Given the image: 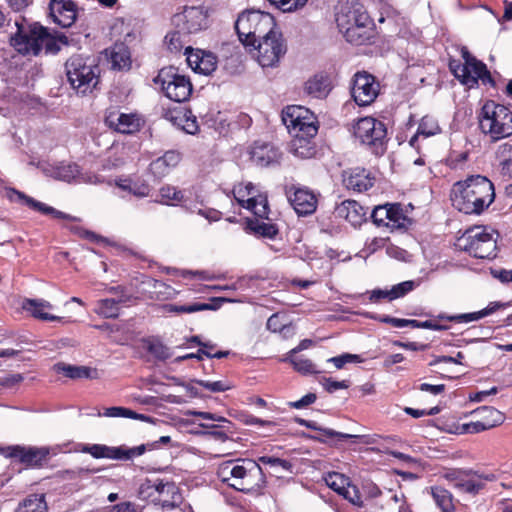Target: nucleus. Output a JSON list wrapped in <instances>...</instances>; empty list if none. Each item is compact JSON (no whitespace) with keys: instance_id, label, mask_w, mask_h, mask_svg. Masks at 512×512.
I'll return each instance as SVG.
<instances>
[{"instance_id":"7","label":"nucleus","mask_w":512,"mask_h":512,"mask_svg":"<svg viewBox=\"0 0 512 512\" xmlns=\"http://www.w3.org/2000/svg\"><path fill=\"white\" fill-rule=\"evenodd\" d=\"M275 28L274 18L269 13L255 10L241 13L235 23L239 40L248 49Z\"/></svg>"},{"instance_id":"20","label":"nucleus","mask_w":512,"mask_h":512,"mask_svg":"<svg viewBox=\"0 0 512 512\" xmlns=\"http://www.w3.org/2000/svg\"><path fill=\"white\" fill-rule=\"evenodd\" d=\"M49 454L50 449L47 447L13 446L9 455L27 466L39 467L48 460Z\"/></svg>"},{"instance_id":"27","label":"nucleus","mask_w":512,"mask_h":512,"mask_svg":"<svg viewBox=\"0 0 512 512\" xmlns=\"http://www.w3.org/2000/svg\"><path fill=\"white\" fill-rule=\"evenodd\" d=\"M336 213L353 226H358L365 220L367 211L357 201L345 200L337 206Z\"/></svg>"},{"instance_id":"8","label":"nucleus","mask_w":512,"mask_h":512,"mask_svg":"<svg viewBox=\"0 0 512 512\" xmlns=\"http://www.w3.org/2000/svg\"><path fill=\"white\" fill-rule=\"evenodd\" d=\"M481 131L498 141L512 135V112L504 105L487 101L479 114Z\"/></svg>"},{"instance_id":"64","label":"nucleus","mask_w":512,"mask_h":512,"mask_svg":"<svg viewBox=\"0 0 512 512\" xmlns=\"http://www.w3.org/2000/svg\"><path fill=\"white\" fill-rule=\"evenodd\" d=\"M322 385L324 389L329 392L333 393L339 389H346L349 387V382L346 380L343 381H335L331 378H324L322 381Z\"/></svg>"},{"instance_id":"60","label":"nucleus","mask_w":512,"mask_h":512,"mask_svg":"<svg viewBox=\"0 0 512 512\" xmlns=\"http://www.w3.org/2000/svg\"><path fill=\"white\" fill-rule=\"evenodd\" d=\"M492 423H483L480 420L465 423L461 427V433H479L491 429Z\"/></svg>"},{"instance_id":"63","label":"nucleus","mask_w":512,"mask_h":512,"mask_svg":"<svg viewBox=\"0 0 512 512\" xmlns=\"http://www.w3.org/2000/svg\"><path fill=\"white\" fill-rule=\"evenodd\" d=\"M259 462L270 465L275 468H282L283 470H290L292 465L289 461L271 456H262L259 458Z\"/></svg>"},{"instance_id":"42","label":"nucleus","mask_w":512,"mask_h":512,"mask_svg":"<svg viewBox=\"0 0 512 512\" xmlns=\"http://www.w3.org/2000/svg\"><path fill=\"white\" fill-rule=\"evenodd\" d=\"M94 312L104 318H116L119 314V301L102 299L98 301Z\"/></svg>"},{"instance_id":"39","label":"nucleus","mask_w":512,"mask_h":512,"mask_svg":"<svg viewBox=\"0 0 512 512\" xmlns=\"http://www.w3.org/2000/svg\"><path fill=\"white\" fill-rule=\"evenodd\" d=\"M431 494L442 512H452L454 510L453 498L448 490L437 486L431 488Z\"/></svg>"},{"instance_id":"32","label":"nucleus","mask_w":512,"mask_h":512,"mask_svg":"<svg viewBox=\"0 0 512 512\" xmlns=\"http://www.w3.org/2000/svg\"><path fill=\"white\" fill-rule=\"evenodd\" d=\"M109 59L113 69L128 70L131 67L130 52L124 44L115 45L109 51Z\"/></svg>"},{"instance_id":"10","label":"nucleus","mask_w":512,"mask_h":512,"mask_svg":"<svg viewBox=\"0 0 512 512\" xmlns=\"http://www.w3.org/2000/svg\"><path fill=\"white\" fill-rule=\"evenodd\" d=\"M248 50L263 68L274 67L285 55L287 45L281 31L275 28Z\"/></svg>"},{"instance_id":"15","label":"nucleus","mask_w":512,"mask_h":512,"mask_svg":"<svg viewBox=\"0 0 512 512\" xmlns=\"http://www.w3.org/2000/svg\"><path fill=\"white\" fill-rule=\"evenodd\" d=\"M235 200L244 208L253 212L256 217L267 219L269 214L268 201L265 195L258 192L251 183L238 184L232 190Z\"/></svg>"},{"instance_id":"36","label":"nucleus","mask_w":512,"mask_h":512,"mask_svg":"<svg viewBox=\"0 0 512 512\" xmlns=\"http://www.w3.org/2000/svg\"><path fill=\"white\" fill-rule=\"evenodd\" d=\"M47 503L43 494L29 495L19 504L16 512H46Z\"/></svg>"},{"instance_id":"18","label":"nucleus","mask_w":512,"mask_h":512,"mask_svg":"<svg viewBox=\"0 0 512 512\" xmlns=\"http://www.w3.org/2000/svg\"><path fill=\"white\" fill-rule=\"evenodd\" d=\"M286 196L298 215H310L317 208V197L307 188L290 187L286 190Z\"/></svg>"},{"instance_id":"16","label":"nucleus","mask_w":512,"mask_h":512,"mask_svg":"<svg viewBox=\"0 0 512 512\" xmlns=\"http://www.w3.org/2000/svg\"><path fill=\"white\" fill-rule=\"evenodd\" d=\"M148 497L162 508L174 509L182 503V495L174 482L157 480L147 485Z\"/></svg>"},{"instance_id":"62","label":"nucleus","mask_w":512,"mask_h":512,"mask_svg":"<svg viewBox=\"0 0 512 512\" xmlns=\"http://www.w3.org/2000/svg\"><path fill=\"white\" fill-rule=\"evenodd\" d=\"M196 383L205 389L211 392H224L229 390L231 387L226 382L223 381H205V380H196Z\"/></svg>"},{"instance_id":"57","label":"nucleus","mask_w":512,"mask_h":512,"mask_svg":"<svg viewBox=\"0 0 512 512\" xmlns=\"http://www.w3.org/2000/svg\"><path fill=\"white\" fill-rule=\"evenodd\" d=\"M252 229L259 235L273 238L277 233V227L272 223L257 222Z\"/></svg>"},{"instance_id":"31","label":"nucleus","mask_w":512,"mask_h":512,"mask_svg":"<svg viewBox=\"0 0 512 512\" xmlns=\"http://www.w3.org/2000/svg\"><path fill=\"white\" fill-rule=\"evenodd\" d=\"M441 128L437 120L431 116H424L418 126L416 134L410 139L409 144L412 147H417V142L420 137L427 138L439 134Z\"/></svg>"},{"instance_id":"4","label":"nucleus","mask_w":512,"mask_h":512,"mask_svg":"<svg viewBox=\"0 0 512 512\" xmlns=\"http://www.w3.org/2000/svg\"><path fill=\"white\" fill-rule=\"evenodd\" d=\"M336 23L346 40L352 44H365L373 36L374 23L359 4L341 8L336 14Z\"/></svg>"},{"instance_id":"11","label":"nucleus","mask_w":512,"mask_h":512,"mask_svg":"<svg viewBox=\"0 0 512 512\" xmlns=\"http://www.w3.org/2000/svg\"><path fill=\"white\" fill-rule=\"evenodd\" d=\"M172 23L177 32L171 35L169 48L177 50L174 41H178V35L195 34L208 27V12L202 6H186L173 16Z\"/></svg>"},{"instance_id":"29","label":"nucleus","mask_w":512,"mask_h":512,"mask_svg":"<svg viewBox=\"0 0 512 512\" xmlns=\"http://www.w3.org/2000/svg\"><path fill=\"white\" fill-rule=\"evenodd\" d=\"M22 308L29 312L33 317L44 321H59L61 317L55 316L47 312L52 309L51 303L42 299H25Z\"/></svg>"},{"instance_id":"19","label":"nucleus","mask_w":512,"mask_h":512,"mask_svg":"<svg viewBox=\"0 0 512 512\" xmlns=\"http://www.w3.org/2000/svg\"><path fill=\"white\" fill-rule=\"evenodd\" d=\"M105 123L117 132L131 134L139 130L141 119L134 113H122L118 110H112L106 115Z\"/></svg>"},{"instance_id":"1","label":"nucleus","mask_w":512,"mask_h":512,"mask_svg":"<svg viewBox=\"0 0 512 512\" xmlns=\"http://www.w3.org/2000/svg\"><path fill=\"white\" fill-rule=\"evenodd\" d=\"M493 183L485 176L474 175L454 184L452 205L465 214H480L494 201Z\"/></svg>"},{"instance_id":"33","label":"nucleus","mask_w":512,"mask_h":512,"mask_svg":"<svg viewBox=\"0 0 512 512\" xmlns=\"http://www.w3.org/2000/svg\"><path fill=\"white\" fill-rule=\"evenodd\" d=\"M329 83L326 77L315 75L305 84V91L314 98H323L329 92Z\"/></svg>"},{"instance_id":"6","label":"nucleus","mask_w":512,"mask_h":512,"mask_svg":"<svg viewBox=\"0 0 512 512\" xmlns=\"http://www.w3.org/2000/svg\"><path fill=\"white\" fill-rule=\"evenodd\" d=\"M497 233L485 226L467 229L457 238L455 246L480 259H492L497 255Z\"/></svg>"},{"instance_id":"2","label":"nucleus","mask_w":512,"mask_h":512,"mask_svg":"<svg viewBox=\"0 0 512 512\" xmlns=\"http://www.w3.org/2000/svg\"><path fill=\"white\" fill-rule=\"evenodd\" d=\"M14 25L17 31L11 36V45L21 54L38 55L42 50L45 53L56 54L61 46L68 45V38L65 35L52 36L47 29L41 25L33 24L26 27L19 20Z\"/></svg>"},{"instance_id":"28","label":"nucleus","mask_w":512,"mask_h":512,"mask_svg":"<svg viewBox=\"0 0 512 512\" xmlns=\"http://www.w3.org/2000/svg\"><path fill=\"white\" fill-rule=\"evenodd\" d=\"M414 288L413 281H404L397 285H394L391 289H374L369 293V300L371 302H379L382 299H388L390 301L403 297Z\"/></svg>"},{"instance_id":"48","label":"nucleus","mask_w":512,"mask_h":512,"mask_svg":"<svg viewBox=\"0 0 512 512\" xmlns=\"http://www.w3.org/2000/svg\"><path fill=\"white\" fill-rule=\"evenodd\" d=\"M497 153L503 158L501 162L502 174L512 177V145L505 143L499 146Z\"/></svg>"},{"instance_id":"12","label":"nucleus","mask_w":512,"mask_h":512,"mask_svg":"<svg viewBox=\"0 0 512 512\" xmlns=\"http://www.w3.org/2000/svg\"><path fill=\"white\" fill-rule=\"evenodd\" d=\"M165 96L175 102H184L191 96L193 87L190 79L174 67L162 68L154 79Z\"/></svg>"},{"instance_id":"46","label":"nucleus","mask_w":512,"mask_h":512,"mask_svg":"<svg viewBox=\"0 0 512 512\" xmlns=\"http://www.w3.org/2000/svg\"><path fill=\"white\" fill-rule=\"evenodd\" d=\"M390 215H388L387 228L394 230L405 226L406 217L404 216L399 204H390Z\"/></svg>"},{"instance_id":"58","label":"nucleus","mask_w":512,"mask_h":512,"mask_svg":"<svg viewBox=\"0 0 512 512\" xmlns=\"http://www.w3.org/2000/svg\"><path fill=\"white\" fill-rule=\"evenodd\" d=\"M345 499L354 505L362 506V500L359 491L356 486L351 485L349 482L348 486L340 493Z\"/></svg>"},{"instance_id":"43","label":"nucleus","mask_w":512,"mask_h":512,"mask_svg":"<svg viewBox=\"0 0 512 512\" xmlns=\"http://www.w3.org/2000/svg\"><path fill=\"white\" fill-rule=\"evenodd\" d=\"M65 376L72 379L89 378L94 379L97 377V370L85 366L65 365L62 368Z\"/></svg>"},{"instance_id":"3","label":"nucleus","mask_w":512,"mask_h":512,"mask_svg":"<svg viewBox=\"0 0 512 512\" xmlns=\"http://www.w3.org/2000/svg\"><path fill=\"white\" fill-rule=\"evenodd\" d=\"M219 479L244 493L259 491L265 485V475L260 465L251 459L222 462L217 469Z\"/></svg>"},{"instance_id":"25","label":"nucleus","mask_w":512,"mask_h":512,"mask_svg":"<svg viewBox=\"0 0 512 512\" xmlns=\"http://www.w3.org/2000/svg\"><path fill=\"white\" fill-rule=\"evenodd\" d=\"M495 479L496 476L492 473L480 474L473 470H465L455 488L465 493L476 494L484 487V482Z\"/></svg>"},{"instance_id":"24","label":"nucleus","mask_w":512,"mask_h":512,"mask_svg":"<svg viewBox=\"0 0 512 512\" xmlns=\"http://www.w3.org/2000/svg\"><path fill=\"white\" fill-rule=\"evenodd\" d=\"M185 54L187 55L186 60L188 65L195 72L209 75L216 69V57L210 53H204L202 51L193 52L191 47H186Z\"/></svg>"},{"instance_id":"47","label":"nucleus","mask_w":512,"mask_h":512,"mask_svg":"<svg viewBox=\"0 0 512 512\" xmlns=\"http://www.w3.org/2000/svg\"><path fill=\"white\" fill-rule=\"evenodd\" d=\"M161 201L167 205H176L184 200L181 190L172 186H165L160 189Z\"/></svg>"},{"instance_id":"21","label":"nucleus","mask_w":512,"mask_h":512,"mask_svg":"<svg viewBox=\"0 0 512 512\" xmlns=\"http://www.w3.org/2000/svg\"><path fill=\"white\" fill-rule=\"evenodd\" d=\"M50 15L54 22L67 28L71 27L77 17L76 5L71 0H51L49 4Z\"/></svg>"},{"instance_id":"45","label":"nucleus","mask_w":512,"mask_h":512,"mask_svg":"<svg viewBox=\"0 0 512 512\" xmlns=\"http://www.w3.org/2000/svg\"><path fill=\"white\" fill-rule=\"evenodd\" d=\"M324 480L327 486L338 494H340L350 482L348 477L338 472H329L324 477Z\"/></svg>"},{"instance_id":"13","label":"nucleus","mask_w":512,"mask_h":512,"mask_svg":"<svg viewBox=\"0 0 512 512\" xmlns=\"http://www.w3.org/2000/svg\"><path fill=\"white\" fill-rule=\"evenodd\" d=\"M282 121L293 137L298 135L314 137L317 134L315 117L309 109L292 105L283 110Z\"/></svg>"},{"instance_id":"51","label":"nucleus","mask_w":512,"mask_h":512,"mask_svg":"<svg viewBox=\"0 0 512 512\" xmlns=\"http://www.w3.org/2000/svg\"><path fill=\"white\" fill-rule=\"evenodd\" d=\"M120 449L119 455L120 457L118 459H124L128 460L136 456H140L144 454L147 450H152L155 448V443L151 444H141L139 446L133 447V448H123L118 447Z\"/></svg>"},{"instance_id":"41","label":"nucleus","mask_w":512,"mask_h":512,"mask_svg":"<svg viewBox=\"0 0 512 512\" xmlns=\"http://www.w3.org/2000/svg\"><path fill=\"white\" fill-rule=\"evenodd\" d=\"M100 416L105 417H123V418H131L136 420H141L145 422H149L151 419L149 416L144 414H139L131 409L125 407H109L104 410L102 414L99 413Z\"/></svg>"},{"instance_id":"17","label":"nucleus","mask_w":512,"mask_h":512,"mask_svg":"<svg viewBox=\"0 0 512 512\" xmlns=\"http://www.w3.org/2000/svg\"><path fill=\"white\" fill-rule=\"evenodd\" d=\"M352 97L359 106H367L375 101L379 94V83L367 72L354 75Z\"/></svg>"},{"instance_id":"9","label":"nucleus","mask_w":512,"mask_h":512,"mask_svg":"<svg viewBox=\"0 0 512 512\" xmlns=\"http://www.w3.org/2000/svg\"><path fill=\"white\" fill-rule=\"evenodd\" d=\"M461 55L464 63L453 61L450 63V69L463 85L473 88L480 80L484 85L495 86V81L483 62L477 60L466 48L462 49Z\"/></svg>"},{"instance_id":"61","label":"nucleus","mask_w":512,"mask_h":512,"mask_svg":"<svg viewBox=\"0 0 512 512\" xmlns=\"http://www.w3.org/2000/svg\"><path fill=\"white\" fill-rule=\"evenodd\" d=\"M440 319H447L452 322H458V323H468L472 321H478L481 319L479 312H472V313H464V314H458L453 316H444L440 315Z\"/></svg>"},{"instance_id":"40","label":"nucleus","mask_w":512,"mask_h":512,"mask_svg":"<svg viewBox=\"0 0 512 512\" xmlns=\"http://www.w3.org/2000/svg\"><path fill=\"white\" fill-rule=\"evenodd\" d=\"M149 287L151 290V298L156 300H167L173 298L177 291L166 283L152 279L149 281Z\"/></svg>"},{"instance_id":"35","label":"nucleus","mask_w":512,"mask_h":512,"mask_svg":"<svg viewBox=\"0 0 512 512\" xmlns=\"http://www.w3.org/2000/svg\"><path fill=\"white\" fill-rule=\"evenodd\" d=\"M479 417L483 423H492L491 428L503 423L505 417L502 412L491 406H482L472 412Z\"/></svg>"},{"instance_id":"22","label":"nucleus","mask_w":512,"mask_h":512,"mask_svg":"<svg viewBox=\"0 0 512 512\" xmlns=\"http://www.w3.org/2000/svg\"><path fill=\"white\" fill-rule=\"evenodd\" d=\"M6 196L7 198L10 200V201H13V202H20L22 204H25L27 205L28 207H30L31 209L33 210H36V211H39L43 214H51L54 218H59V219H66V220H72L73 217L68 215V214H65L59 210H56L55 208L51 207V206H48L42 202H39L35 199H33L32 197H29L27 195H25L24 193L18 191V190H15V189H7L6 190Z\"/></svg>"},{"instance_id":"55","label":"nucleus","mask_w":512,"mask_h":512,"mask_svg":"<svg viewBox=\"0 0 512 512\" xmlns=\"http://www.w3.org/2000/svg\"><path fill=\"white\" fill-rule=\"evenodd\" d=\"M363 360L357 354L345 353L328 359L337 369L343 368L347 363H361Z\"/></svg>"},{"instance_id":"49","label":"nucleus","mask_w":512,"mask_h":512,"mask_svg":"<svg viewBox=\"0 0 512 512\" xmlns=\"http://www.w3.org/2000/svg\"><path fill=\"white\" fill-rule=\"evenodd\" d=\"M79 175V168L76 164L58 166L53 173L56 179L70 182Z\"/></svg>"},{"instance_id":"34","label":"nucleus","mask_w":512,"mask_h":512,"mask_svg":"<svg viewBox=\"0 0 512 512\" xmlns=\"http://www.w3.org/2000/svg\"><path fill=\"white\" fill-rule=\"evenodd\" d=\"M81 452L88 453L94 458L118 459L120 449L118 447H109L101 444L83 445Z\"/></svg>"},{"instance_id":"30","label":"nucleus","mask_w":512,"mask_h":512,"mask_svg":"<svg viewBox=\"0 0 512 512\" xmlns=\"http://www.w3.org/2000/svg\"><path fill=\"white\" fill-rule=\"evenodd\" d=\"M180 160V153L167 151L163 156L157 158L150 164V170L156 177L162 178L167 175L172 168L176 167Z\"/></svg>"},{"instance_id":"56","label":"nucleus","mask_w":512,"mask_h":512,"mask_svg":"<svg viewBox=\"0 0 512 512\" xmlns=\"http://www.w3.org/2000/svg\"><path fill=\"white\" fill-rule=\"evenodd\" d=\"M93 472L88 468H75V469H67L58 472V477L61 480H76L82 478L84 475Z\"/></svg>"},{"instance_id":"53","label":"nucleus","mask_w":512,"mask_h":512,"mask_svg":"<svg viewBox=\"0 0 512 512\" xmlns=\"http://www.w3.org/2000/svg\"><path fill=\"white\" fill-rule=\"evenodd\" d=\"M267 329L270 330L271 332H284V331H287V332H292V326L291 325H287L286 323H284L282 321V318L279 314L275 313L273 314L272 316H270L267 320Z\"/></svg>"},{"instance_id":"59","label":"nucleus","mask_w":512,"mask_h":512,"mask_svg":"<svg viewBox=\"0 0 512 512\" xmlns=\"http://www.w3.org/2000/svg\"><path fill=\"white\" fill-rule=\"evenodd\" d=\"M334 437L338 438L339 440L351 439V438H361V436H359V435L341 433V432H337L333 429L325 428V429H321V436L317 437V439L321 442H326L325 438H334Z\"/></svg>"},{"instance_id":"5","label":"nucleus","mask_w":512,"mask_h":512,"mask_svg":"<svg viewBox=\"0 0 512 512\" xmlns=\"http://www.w3.org/2000/svg\"><path fill=\"white\" fill-rule=\"evenodd\" d=\"M65 73L71 87L78 94L86 95L96 88L100 68L94 58L75 54L65 62Z\"/></svg>"},{"instance_id":"52","label":"nucleus","mask_w":512,"mask_h":512,"mask_svg":"<svg viewBox=\"0 0 512 512\" xmlns=\"http://www.w3.org/2000/svg\"><path fill=\"white\" fill-rule=\"evenodd\" d=\"M287 360H289L290 363L293 365L294 369L300 373L308 374L316 372L314 364L309 359L292 357V355L290 354Z\"/></svg>"},{"instance_id":"26","label":"nucleus","mask_w":512,"mask_h":512,"mask_svg":"<svg viewBox=\"0 0 512 512\" xmlns=\"http://www.w3.org/2000/svg\"><path fill=\"white\" fill-rule=\"evenodd\" d=\"M250 156L253 163L265 167L278 162L280 153L272 144L257 141L251 148Z\"/></svg>"},{"instance_id":"38","label":"nucleus","mask_w":512,"mask_h":512,"mask_svg":"<svg viewBox=\"0 0 512 512\" xmlns=\"http://www.w3.org/2000/svg\"><path fill=\"white\" fill-rule=\"evenodd\" d=\"M213 306L208 303H193L188 305L165 304L161 307L164 314L167 313H195L198 311L211 310Z\"/></svg>"},{"instance_id":"14","label":"nucleus","mask_w":512,"mask_h":512,"mask_svg":"<svg viewBox=\"0 0 512 512\" xmlns=\"http://www.w3.org/2000/svg\"><path fill=\"white\" fill-rule=\"evenodd\" d=\"M353 134L360 144L365 145L379 154L384 151L386 138L385 124L373 117L359 119L354 125Z\"/></svg>"},{"instance_id":"37","label":"nucleus","mask_w":512,"mask_h":512,"mask_svg":"<svg viewBox=\"0 0 512 512\" xmlns=\"http://www.w3.org/2000/svg\"><path fill=\"white\" fill-rule=\"evenodd\" d=\"M312 137H306L298 135L293 137L290 145L291 152L300 158H310L314 155V147L311 145L310 139Z\"/></svg>"},{"instance_id":"54","label":"nucleus","mask_w":512,"mask_h":512,"mask_svg":"<svg viewBox=\"0 0 512 512\" xmlns=\"http://www.w3.org/2000/svg\"><path fill=\"white\" fill-rule=\"evenodd\" d=\"M389 213H390V204H386V205L378 206V207L374 208V210L372 211L371 217L373 219V222L377 226L387 227V223H389L387 221L388 215H390Z\"/></svg>"},{"instance_id":"44","label":"nucleus","mask_w":512,"mask_h":512,"mask_svg":"<svg viewBox=\"0 0 512 512\" xmlns=\"http://www.w3.org/2000/svg\"><path fill=\"white\" fill-rule=\"evenodd\" d=\"M147 351L157 360H166L171 356L170 349L158 339H148L145 341Z\"/></svg>"},{"instance_id":"50","label":"nucleus","mask_w":512,"mask_h":512,"mask_svg":"<svg viewBox=\"0 0 512 512\" xmlns=\"http://www.w3.org/2000/svg\"><path fill=\"white\" fill-rule=\"evenodd\" d=\"M179 121L181 128L188 134H195L198 131V124L196 117L190 111H185L182 115L175 118Z\"/></svg>"},{"instance_id":"23","label":"nucleus","mask_w":512,"mask_h":512,"mask_svg":"<svg viewBox=\"0 0 512 512\" xmlns=\"http://www.w3.org/2000/svg\"><path fill=\"white\" fill-rule=\"evenodd\" d=\"M343 183L347 189L363 192L374 184V177L364 168H353L343 174Z\"/></svg>"}]
</instances>
